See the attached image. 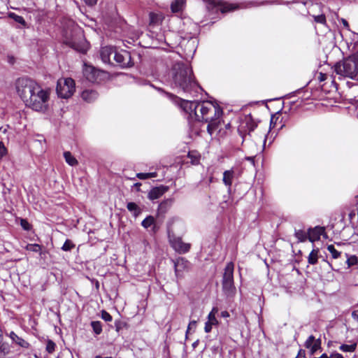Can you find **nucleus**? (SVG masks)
<instances>
[{
	"mask_svg": "<svg viewBox=\"0 0 358 358\" xmlns=\"http://www.w3.org/2000/svg\"><path fill=\"white\" fill-rule=\"evenodd\" d=\"M163 20V16L162 14L150 13V25H157L159 24Z\"/></svg>",
	"mask_w": 358,
	"mask_h": 358,
	"instance_id": "nucleus-23",
	"label": "nucleus"
},
{
	"mask_svg": "<svg viewBox=\"0 0 358 358\" xmlns=\"http://www.w3.org/2000/svg\"><path fill=\"white\" fill-rule=\"evenodd\" d=\"M173 203V199H169L164 201H162L159 205L158 208V211L159 213H165L168 209L171 207V206Z\"/></svg>",
	"mask_w": 358,
	"mask_h": 358,
	"instance_id": "nucleus-22",
	"label": "nucleus"
},
{
	"mask_svg": "<svg viewBox=\"0 0 358 358\" xmlns=\"http://www.w3.org/2000/svg\"><path fill=\"white\" fill-rule=\"evenodd\" d=\"M315 341L316 340L313 336H310L305 343L306 348H310V347H312V345Z\"/></svg>",
	"mask_w": 358,
	"mask_h": 358,
	"instance_id": "nucleus-41",
	"label": "nucleus"
},
{
	"mask_svg": "<svg viewBox=\"0 0 358 358\" xmlns=\"http://www.w3.org/2000/svg\"><path fill=\"white\" fill-rule=\"evenodd\" d=\"M92 327L96 334H100L102 331L101 323L99 321L92 322Z\"/></svg>",
	"mask_w": 358,
	"mask_h": 358,
	"instance_id": "nucleus-34",
	"label": "nucleus"
},
{
	"mask_svg": "<svg viewBox=\"0 0 358 358\" xmlns=\"http://www.w3.org/2000/svg\"><path fill=\"white\" fill-rule=\"evenodd\" d=\"M318 249H313L308 257V262L311 265L316 264L318 259Z\"/></svg>",
	"mask_w": 358,
	"mask_h": 358,
	"instance_id": "nucleus-25",
	"label": "nucleus"
},
{
	"mask_svg": "<svg viewBox=\"0 0 358 358\" xmlns=\"http://www.w3.org/2000/svg\"><path fill=\"white\" fill-rule=\"evenodd\" d=\"M17 18H19L17 20L18 22H21V20H23L22 18L20 16H17Z\"/></svg>",
	"mask_w": 358,
	"mask_h": 358,
	"instance_id": "nucleus-57",
	"label": "nucleus"
},
{
	"mask_svg": "<svg viewBox=\"0 0 358 358\" xmlns=\"http://www.w3.org/2000/svg\"><path fill=\"white\" fill-rule=\"evenodd\" d=\"M95 358H113V357H101V356H100V355H97V356H96V357H95Z\"/></svg>",
	"mask_w": 358,
	"mask_h": 358,
	"instance_id": "nucleus-55",
	"label": "nucleus"
},
{
	"mask_svg": "<svg viewBox=\"0 0 358 358\" xmlns=\"http://www.w3.org/2000/svg\"><path fill=\"white\" fill-rule=\"evenodd\" d=\"M6 154V148L3 143L0 142V158H2Z\"/></svg>",
	"mask_w": 358,
	"mask_h": 358,
	"instance_id": "nucleus-45",
	"label": "nucleus"
},
{
	"mask_svg": "<svg viewBox=\"0 0 358 358\" xmlns=\"http://www.w3.org/2000/svg\"><path fill=\"white\" fill-rule=\"evenodd\" d=\"M356 348H357V343H353L351 345L342 344L339 347V349L343 352H352L356 350Z\"/></svg>",
	"mask_w": 358,
	"mask_h": 358,
	"instance_id": "nucleus-31",
	"label": "nucleus"
},
{
	"mask_svg": "<svg viewBox=\"0 0 358 358\" xmlns=\"http://www.w3.org/2000/svg\"><path fill=\"white\" fill-rule=\"evenodd\" d=\"M234 264L232 262H229L224 268V272L222 278V282H229L234 281Z\"/></svg>",
	"mask_w": 358,
	"mask_h": 358,
	"instance_id": "nucleus-16",
	"label": "nucleus"
},
{
	"mask_svg": "<svg viewBox=\"0 0 358 358\" xmlns=\"http://www.w3.org/2000/svg\"><path fill=\"white\" fill-rule=\"evenodd\" d=\"M327 354L324 353L322 354L320 357H314V358H327Z\"/></svg>",
	"mask_w": 358,
	"mask_h": 358,
	"instance_id": "nucleus-53",
	"label": "nucleus"
},
{
	"mask_svg": "<svg viewBox=\"0 0 358 358\" xmlns=\"http://www.w3.org/2000/svg\"><path fill=\"white\" fill-rule=\"evenodd\" d=\"M196 327V322L193 320V321H191L189 324H188V327H187V332L186 334H187L189 333V331L192 329H195Z\"/></svg>",
	"mask_w": 358,
	"mask_h": 358,
	"instance_id": "nucleus-46",
	"label": "nucleus"
},
{
	"mask_svg": "<svg viewBox=\"0 0 358 358\" xmlns=\"http://www.w3.org/2000/svg\"><path fill=\"white\" fill-rule=\"evenodd\" d=\"M221 316L222 317H229V313L227 311L224 310L221 313Z\"/></svg>",
	"mask_w": 358,
	"mask_h": 358,
	"instance_id": "nucleus-51",
	"label": "nucleus"
},
{
	"mask_svg": "<svg viewBox=\"0 0 358 358\" xmlns=\"http://www.w3.org/2000/svg\"><path fill=\"white\" fill-rule=\"evenodd\" d=\"M213 180V176H210V178H209V182H208V185H209L210 183H211Z\"/></svg>",
	"mask_w": 358,
	"mask_h": 358,
	"instance_id": "nucleus-54",
	"label": "nucleus"
},
{
	"mask_svg": "<svg viewBox=\"0 0 358 358\" xmlns=\"http://www.w3.org/2000/svg\"><path fill=\"white\" fill-rule=\"evenodd\" d=\"M198 162H199V159H198L195 158V159L193 160V163H194V164H196Z\"/></svg>",
	"mask_w": 358,
	"mask_h": 358,
	"instance_id": "nucleus-56",
	"label": "nucleus"
},
{
	"mask_svg": "<svg viewBox=\"0 0 358 358\" xmlns=\"http://www.w3.org/2000/svg\"><path fill=\"white\" fill-rule=\"evenodd\" d=\"M97 1L98 0H84L85 3L90 6H94L97 3Z\"/></svg>",
	"mask_w": 358,
	"mask_h": 358,
	"instance_id": "nucleus-48",
	"label": "nucleus"
},
{
	"mask_svg": "<svg viewBox=\"0 0 358 358\" xmlns=\"http://www.w3.org/2000/svg\"><path fill=\"white\" fill-rule=\"evenodd\" d=\"M10 351V347L8 343L3 342L2 334L0 331V354L5 355L8 354Z\"/></svg>",
	"mask_w": 358,
	"mask_h": 358,
	"instance_id": "nucleus-26",
	"label": "nucleus"
},
{
	"mask_svg": "<svg viewBox=\"0 0 358 358\" xmlns=\"http://www.w3.org/2000/svg\"><path fill=\"white\" fill-rule=\"evenodd\" d=\"M81 96L83 100L87 102H92L97 98L98 94L94 90H87L82 92Z\"/></svg>",
	"mask_w": 358,
	"mask_h": 358,
	"instance_id": "nucleus-19",
	"label": "nucleus"
},
{
	"mask_svg": "<svg viewBox=\"0 0 358 358\" xmlns=\"http://www.w3.org/2000/svg\"><path fill=\"white\" fill-rule=\"evenodd\" d=\"M295 236L300 241H304L306 239V234L302 230L296 231L295 232Z\"/></svg>",
	"mask_w": 358,
	"mask_h": 358,
	"instance_id": "nucleus-37",
	"label": "nucleus"
},
{
	"mask_svg": "<svg viewBox=\"0 0 358 358\" xmlns=\"http://www.w3.org/2000/svg\"><path fill=\"white\" fill-rule=\"evenodd\" d=\"M104 72L96 69L92 66H85L83 69V75L85 78L91 83H99Z\"/></svg>",
	"mask_w": 358,
	"mask_h": 358,
	"instance_id": "nucleus-9",
	"label": "nucleus"
},
{
	"mask_svg": "<svg viewBox=\"0 0 358 358\" xmlns=\"http://www.w3.org/2000/svg\"><path fill=\"white\" fill-rule=\"evenodd\" d=\"M325 79H326V74H324V73H321L320 74V76H319V80H320V81H323V80H324Z\"/></svg>",
	"mask_w": 358,
	"mask_h": 358,
	"instance_id": "nucleus-52",
	"label": "nucleus"
},
{
	"mask_svg": "<svg viewBox=\"0 0 358 358\" xmlns=\"http://www.w3.org/2000/svg\"><path fill=\"white\" fill-rule=\"evenodd\" d=\"M341 21H342L343 26L345 28L349 29V24H348V21L345 19H342Z\"/></svg>",
	"mask_w": 358,
	"mask_h": 358,
	"instance_id": "nucleus-50",
	"label": "nucleus"
},
{
	"mask_svg": "<svg viewBox=\"0 0 358 358\" xmlns=\"http://www.w3.org/2000/svg\"><path fill=\"white\" fill-rule=\"evenodd\" d=\"M155 224V218L154 217L150 215V216H148L145 219H144L143 221H142V226L145 228V229H148V227L154 225Z\"/></svg>",
	"mask_w": 358,
	"mask_h": 358,
	"instance_id": "nucleus-32",
	"label": "nucleus"
},
{
	"mask_svg": "<svg viewBox=\"0 0 358 358\" xmlns=\"http://www.w3.org/2000/svg\"><path fill=\"white\" fill-rule=\"evenodd\" d=\"M115 51V50L113 47H111V46L103 47L101 49V52H100L101 60L104 63H108V64L111 63L110 56L111 55L114 56Z\"/></svg>",
	"mask_w": 358,
	"mask_h": 358,
	"instance_id": "nucleus-14",
	"label": "nucleus"
},
{
	"mask_svg": "<svg viewBox=\"0 0 358 358\" xmlns=\"http://www.w3.org/2000/svg\"><path fill=\"white\" fill-rule=\"evenodd\" d=\"M180 103V107L187 113H194L197 121L208 123L207 131L212 136L221 124L222 108L212 101H189L180 99L177 96L171 95Z\"/></svg>",
	"mask_w": 358,
	"mask_h": 358,
	"instance_id": "nucleus-1",
	"label": "nucleus"
},
{
	"mask_svg": "<svg viewBox=\"0 0 358 358\" xmlns=\"http://www.w3.org/2000/svg\"><path fill=\"white\" fill-rule=\"evenodd\" d=\"M16 92L25 105L38 112L48 109L50 93L35 80L20 78L15 83Z\"/></svg>",
	"mask_w": 358,
	"mask_h": 358,
	"instance_id": "nucleus-2",
	"label": "nucleus"
},
{
	"mask_svg": "<svg viewBox=\"0 0 358 358\" xmlns=\"http://www.w3.org/2000/svg\"><path fill=\"white\" fill-rule=\"evenodd\" d=\"M56 345L55 343L52 341H48L46 344V350L49 353H52L55 350Z\"/></svg>",
	"mask_w": 358,
	"mask_h": 358,
	"instance_id": "nucleus-38",
	"label": "nucleus"
},
{
	"mask_svg": "<svg viewBox=\"0 0 358 358\" xmlns=\"http://www.w3.org/2000/svg\"><path fill=\"white\" fill-rule=\"evenodd\" d=\"M6 335L10 338L12 343L13 345L22 349L29 348V343L25 339H24L22 337L17 335L14 331H11L10 332H6Z\"/></svg>",
	"mask_w": 358,
	"mask_h": 358,
	"instance_id": "nucleus-11",
	"label": "nucleus"
},
{
	"mask_svg": "<svg viewBox=\"0 0 358 358\" xmlns=\"http://www.w3.org/2000/svg\"><path fill=\"white\" fill-rule=\"evenodd\" d=\"M329 266H330V267H331L333 270H334V269L333 268L332 265H331V264H329Z\"/></svg>",
	"mask_w": 358,
	"mask_h": 358,
	"instance_id": "nucleus-61",
	"label": "nucleus"
},
{
	"mask_svg": "<svg viewBox=\"0 0 358 358\" xmlns=\"http://www.w3.org/2000/svg\"><path fill=\"white\" fill-rule=\"evenodd\" d=\"M320 346L321 341L320 339H317L313 343L312 347H310L309 349H310L311 353L314 354L319 348H320Z\"/></svg>",
	"mask_w": 358,
	"mask_h": 358,
	"instance_id": "nucleus-36",
	"label": "nucleus"
},
{
	"mask_svg": "<svg viewBox=\"0 0 358 358\" xmlns=\"http://www.w3.org/2000/svg\"><path fill=\"white\" fill-rule=\"evenodd\" d=\"M246 124H247L249 133L254 131V129L257 127V124L255 123L252 122V121L247 122Z\"/></svg>",
	"mask_w": 358,
	"mask_h": 358,
	"instance_id": "nucleus-44",
	"label": "nucleus"
},
{
	"mask_svg": "<svg viewBox=\"0 0 358 358\" xmlns=\"http://www.w3.org/2000/svg\"><path fill=\"white\" fill-rule=\"evenodd\" d=\"M175 273L177 278H182L184 273L187 272L190 268V263L185 259L178 258L174 262Z\"/></svg>",
	"mask_w": 358,
	"mask_h": 358,
	"instance_id": "nucleus-10",
	"label": "nucleus"
},
{
	"mask_svg": "<svg viewBox=\"0 0 358 358\" xmlns=\"http://www.w3.org/2000/svg\"><path fill=\"white\" fill-rule=\"evenodd\" d=\"M325 229L322 227H315L309 234V238L311 241H314L316 239H319L320 236L324 234Z\"/></svg>",
	"mask_w": 358,
	"mask_h": 358,
	"instance_id": "nucleus-20",
	"label": "nucleus"
},
{
	"mask_svg": "<svg viewBox=\"0 0 358 358\" xmlns=\"http://www.w3.org/2000/svg\"><path fill=\"white\" fill-rule=\"evenodd\" d=\"M20 224L24 230L29 231L31 229V225L27 220L21 219Z\"/></svg>",
	"mask_w": 358,
	"mask_h": 358,
	"instance_id": "nucleus-42",
	"label": "nucleus"
},
{
	"mask_svg": "<svg viewBox=\"0 0 358 358\" xmlns=\"http://www.w3.org/2000/svg\"><path fill=\"white\" fill-rule=\"evenodd\" d=\"M65 43L80 52H86L88 44L83 38V34L79 27H73L71 33H65Z\"/></svg>",
	"mask_w": 358,
	"mask_h": 358,
	"instance_id": "nucleus-4",
	"label": "nucleus"
},
{
	"mask_svg": "<svg viewBox=\"0 0 358 358\" xmlns=\"http://www.w3.org/2000/svg\"><path fill=\"white\" fill-rule=\"evenodd\" d=\"M335 72L344 77L355 79L358 74V60L347 58L334 66Z\"/></svg>",
	"mask_w": 358,
	"mask_h": 358,
	"instance_id": "nucleus-5",
	"label": "nucleus"
},
{
	"mask_svg": "<svg viewBox=\"0 0 358 358\" xmlns=\"http://www.w3.org/2000/svg\"><path fill=\"white\" fill-rule=\"evenodd\" d=\"M186 46L191 48V50H189L191 52H194L196 50V41L195 40H189L187 42Z\"/></svg>",
	"mask_w": 358,
	"mask_h": 358,
	"instance_id": "nucleus-39",
	"label": "nucleus"
},
{
	"mask_svg": "<svg viewBox=\"0 0 358 358\" xmlns=\"http://www.w3.org/2000/svg\"><path fill=\"white\" fill-rule=\"evenodd\" d=\"M101 318L106 322H110L112 320V316L106 310L101 311Z\"/></svg>",
	"mask_w": 358,
	"mask_h": 358,
	"instance_id": "nucleus-40",
	"label": "nucleus"
},
{
	"mask_svg": "<svg viewBox=\"0 0 358 358\" xmlns=\"http://www.w3.org/2000/svg\"><path fill=\"white\" fill-rule=\"evenodd\" d=\"M234 176V171L232 169L230 170L225 171L223 173V183L229 188H230L232 185Z\"/></svg>",
	"mask_w": 358,
	"mask_h": 358,
	"instance_id": "nucleus-18",
	"label": "nucleus"
},
{
	"mask_svg": "<svg viewBox=\"0 0 358 358\" xmlns=\"http://www.w3.org/2000/svg\"><path fill=\"white\" fill-rule=\"evenodd\" d=\"M113 58L122 68L130 67L134 65L130 53L126 50H122L120 52L115 50Z\"/></svg>",
	"mask_w": 358,
	"mask_h": 358,
	"instance_id": "nucleus-8",
	"label": "nucleus"
},
{
	"mask_svg": "<svg viewBox=\"0 0 358 358\" xmlns=\"http://www.w3.org/2000/svg\"><path fill=\"white\" fill-rule=\"evenodd\" d=\"M152 230H153V231H156V227H155V225L153 226V229H152Z\"/></svg>",
	"mask_w": 358,
	"mask_h": 358,
	"instance_id": "nucleus-59",
	"label": "nucleus"
},
{
	"mask_svg": "<svg viewBox=\"0 0 358 358\" xmlns=\"http://www.w3.org/2000/svg\"><path fill=\"white\" fill-rule=\"evenodd\" d=\"M338 245H341V243H336Z\"/></svg>",
	"mask_w": 358,
	"mask_h": 358,
	"instance_id": "nucleus-60",
	"label": "nucleus"
},
{
	"mask_svg": "<svg viewBox=\"0 0 358 358\" xmlns=\"http://www.w3.org/2000/svg\"><path fill=\"white\" fill-rule=\"evenodd\" d=\"M64 157L66 162L71 166H76L78 164V160L72 155L69 151H66L64 152Z\"/></svg>",
	"mask_w": 358,
	"mask_h": 358,
	"instance_id": "nucleus-24",
	"label": "nucleus"
},
{
	"mask_svg": "<svg viewBox=\"0 0 358 358\" xmlns=\"http://www.w3.org/2000/svg\"><path fill=\"white\" fill-rule=\"evenodd\" d=\"M185 5V0H175L171 5L173 13H178L182 10Z\"/></svg>",
	"mask_w": 358,
	"mask_h": 358,
	"instance_id": "nucleus-21",
	"label": "nucleus"
},
{
	"mask_svg": "<svg viewBox=\"0 0 358 358\" xmlns=\"http://www.w3.org/2000/svg\"><path fill=\"white\" fill-rule=\"evenodd\" d=\"M352 318L358 322V310H353L352 313Z\"/></svg>",
	"mask_w": 358,
	"mask_h": 358,
	"instance_id": "nucleus-49",
	"label": "nucleus"
},
{
	"mask_svg": "<svg viewBox=\"0 0 358 358\" xmlns=\"http://www.w3.org/2000/svg\"><path fill=\"white\" fill-rule=\"evenodd\" d=\"M140 185H141V183H136L135 184V186H136V187H139Z\"/></svg>",
	"mask_w": 358,
	"mask_h": 358,
	"instance_id": "nucleus-58",
	"label": "nucleus"
},
{
	"mask_svg": "<svg viewBox=\"0 0 358 358\" xmlns=\"http://www.w3.org/2000/svg\"><path fill=\"white\" fill-rule=\"evenodd\" d=\"M327 249L331 253L333 259H338L341 256V252L336 250L333 245H329Z\"/></svg>",
	"mask_w": 358,
	"mask_h": 358,
	"instance_id": "nucleus-30",
	"label": "nucleus"
},
{
	"mask_svg": "<svg viewBox=\"0 0 358 358\" xmlns=\"http://www.w3.org/2000/svg\"><path fill=\"white\" fill-rule=\"evenodd\" d=\"M218 312V308L217 307L213 308L212 310L208 315V321L205 323L204 330L205 332L209 333L212 330V327L213 325L218 324V321L215 317L216 314Z\"/></svg>",
	"mask_w": 358,
	"mask_h": 358,
	"instance_id": "nucleus-13",
	"label": "nucleus"
},
{
	"mask_svg": "<svg viewBox=\"0 0 358 358\" xmlns=\"http://www.w3.org/2000/svg\"><path fill=\"white\" fill-rule=\"evenodd\" d=\"M127 208L130 212L134 213V215L135 217H137L141 213V210L139 208V207L134 202L128 203L127 205Z\"/></svg>",
	"mask_w": 358,
	"mask_h": 358,
	"instance_id": "nucleus-28",
	"label": "nucleus"
},
{
	"mask_svg": "<svg viewBox=\"0 0 358 358\" xmlns=\"http://www.w3.org/2000/svg\"><path fill=\"white\" fill-rule=\"evenodd\" d=\"M345 256L346 257V264L348 265V268H350L358 264V257L356 255H351L345 253Z\"/></svg>",
	"mask_w": 358,
	"mask_h": 358,
	"instance_id": "nucleus-27",
	"label": "nucleus"
},
{
	"mask_svg": "<svg viewBox=\"0 0 358 358\" xmlns=\"http://www.w3.org/2000/svg\"><path fill=\"white\" fill-rule=\"evenodd\" d=\"M219 7L222 13H226L228 11H231L237 8L238 6L234 4L229 3L227 2L222 1L221 0H210L209 1V6L208 7V9L210 7Z\"/></svg>",
	"mask_w": 358,
	"mask_h": 358,
	"instance_id": "nucleus-12",
	"label": "nucleus"
},
{
	"mask_svg": "<svg viewBox=\"0 0 358 358\" xmlns=\"http://www.w3.org/2000/svg\"><path fill=\"white\" fill-rule=\"evenodd\" d=\"M171 78L172 87L185 93L195 91L198 87L191 67L183 63H176L173 66Z\"/></svg>",
	"mask_w": 358,
	"mask_h": 358,
	"instance_id": "nucleus-3",
	"label": "nucleus"
},
{
	"mask_svg": "<svg viewBox=\"0 0 358 358\" xmlns=\"http://www.w3.org/2000/svg\"><path fill=\"white\" fill-rule=\"evenodd\" d=\"M169 189L167 186L161 185L152 188L148 193V198L150 200H155L161 197Z\"/></svg>",
	"mask_w": 358,
	"mask_h": 358,
	"instance_id": "nucleus-15",
	"label": "nucleus"
},
{
	"mask_svg": "<svg viewBox=\"0 0 358 358\" xmlns=\"http://www.w3.org/2000/svg\"><path fill=\"white\" fill-rule=\"evenodd\" d=\"M222 289L227 297H232L236 293V288L233 282H222Z\"/></svg>",
	"mask_w": 358,
	"mask_h": 358,
	"instance_id": "nucleus-17",
	"label": "nucleus"
},
{
	"mask_svg": "<svg viewBox=\"0 0 358 358\" xmlns=\"http://www.w3.org/2000/svg\"><path fill=\"white\" fill-rule=\"evenodd\" d=\"M178 219H171L167 226L169 241L171 247L178 253L184 254L187 252L191 248V244L184 243L180 237L176 236L173 231V224Z\"/></svg>",
	"mask_w": 358,
	"mask_h": 358,
	"instance_id": "nucleus-6",
	"label": "nucleus"
},
{
	"mask_svg": "<svg viewBox=\"0 0 358 358\" xmlns=\"http://www.w3.org/2000/svg\"><path fill=\"white\" fill-rule=\"evenodd\" d=\"M25 248L29 251L38 252L41 256L44 254V252L41 251V246L38 244H28Z\"/></svg>",
	"mask_w": 358,
	"mask_h": 358,
	"instance_id": "nucleus-29",
	"label": "nucleus"
},
{
	"mask_svg": "<svg viewBox=\"0 0 358 358\" xmlns=\"http://www.w3.org/2000/svg\"><path fill=\"white\" fill-rule=\"evenodd\" d=\"M296 358H305L304 357H296Z\"/></svg>",
	"mask_w": 358,
	"mask_h": 358,
	"instance_id": "nucleus-62",
	"label": "nucleus"
},
{
	"mask_svg": "<svg viewBox=\"0 0 358 358\" xmlns=\"http://www.w3.org/2000/svg\"><path fill=\"white\" fill-rule=\"evenodd\" d=\"M327 358H344L341 354L334 352L331 354L329 356L327 355Z\"/></svg>",
	"mask_w": 358,
	"mask_h": 358,
	"instance_id": "nucleus-47",
	"label": "nucleus"
},
{
	"mask_svg": "<svg viewBox=\"0 0 358 358\" xmlns=\"http://www.w3.org/2000/svg\"><path fill=\"white\" fill-rule=\"evenodd\" d=\"M156 172L152 173H139L136 174L137 178L141 180H145L151 178H155L157 176Z\"/></svg>",
	"mask_w": 358,
	"mask_h": 358,
	"instance_id": "nucleus-33",
	"label": "nucleus"
},
{
	"mask_svg": "<svg viewBox=\"0 0 358 358\" xmlns=\"http://www.w3.org/2000/svg\"><path fill=\"white\" fill-rule=\"evenodd\" d=\"M56 90L59 97L68 99L75 92V82L70 78L59 79Z\"/></svg>",
	"mask_w": 358,
	"mask_h": 358,
	"instance_id": "nucleus-7",
	"label": "nucleus"
},
{
	"mask_svg": "<svg viewBox=\"0 0 358 358\" xmlns=\"http://www.w3.org/2000/svg\"><path fill=\"white\" fill-rule=\"evenodd\" d=\"M74 248L75 244L71 240L67 239L62 245V250L64 251H71Z\"/></svg>",
	"mask_w": 358,
	"mask_h": 358,
	"instance_id": "nucleus-35",
	"label": "nucleus"
},
{
	"mask_svg": "<svg viewBox=\"0 0 358 358\" xmlns=\"http://www.w3.org/2000/svg\"><path fill=\"white\" fill-rule=\"evenodd\" d=\"M314 18H315V21L318 23H320V24L326 23V17L324 15L314 16Z\"/></svg>",
	"mask_w": 358,
	"mask_h": 358,
	"instance_id": "nucleus-43",
	"label": "nucleus"
}]
</instances>
